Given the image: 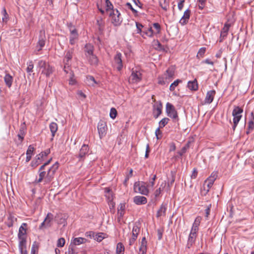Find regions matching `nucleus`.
Returning <instances> with one entry per match:
<instances>
[{
    "label": "nucleus",
    "mask_w": 254,
    "mask_h": 254,
    "mask_svg": "<svg viewBox=\"0 0 254 254\" xmlns=\"http://www.w3.org/2000/svg\"><path fill=\"white\" fill-rule=\"evenodd\" d=\"M230 24L228 23H226L224 24V26L223 28H222L221 31V34H220V38L221 40L220 42H222V40L227 37L228 34V32L229 30V28L230 27Z\"/></svg>",
    "instance_id": "6ab92c4d"
},
{
    "label": "nucleus",
    "mask_w": 254,
    "mask_h": 254,
    "mask_svg": "<svg viewBox=\"0 0 254 254\" xmlns=\"http://www.w3.org/2000/svg\"><path fill=\"white\" fill-rule=\"evenodd\" d=\"M169 121V119L167 118H164L162 119L159 122V127L161 128L163 127H165Z\"/></svg>",
    "instance_id": "a18cd8bd"
},
{
    "label": "nucleus",
    "mask_w": 254,
    "mask_h": 254,
    "mask_svg": "<svg viewBox=\"0 0 254 254\" xmlns=\"http://www.w3.org/2000/svg\"><path fill=\"white\" fill-rule=\"evenodd\" d=\"M201 220V217L200 216H197L192 224L191 231L198 232L199 229V226L200 225V222Z\"/></svg>",
    "instance_id": "393cba45"
},
{
    "label": "nucleus",
    "mask_w": 254,
    "mask_h": 254,
    "mask_svg": "<svg viewBox=\"0 0 254 254\" xmlns=\"http://www.w3.org/2000/svg\"><path fill=\"white\" fill-rule=\"evenodd\" d=\"M166 112L168 116L174 120H178L177 111L176 110L174 106L169 102H168L166 105Z\"/></svg>",
    "instance_id": "39448f33"
},
{
    "label": "nucleus",
    "mask_w": 254,
    "mask_h": 254,
    "mask_svg": "<svg viewBox=\"0 0 254 254\" xmlns=\"http://www.w3.org/2000/svg\"><path fill=\"white\" fill-rule=\"evenodd\" d=\"M211 207V204L207 206V208L205 210V217H208V215L210 214Z\"/></svg>",
    "instance_id": "0e129e2a"
},
{
    "label": "nucleus",
    "mask_w": 254,
    "mask_h": 254,
    "mask_svg": "<svg viewBox=\"0 0 254 254\" xmlns=\"http://www.w3.org/2000/svg\"><path fill=\"white\" fill-rule=\"evenodd\" d=\"M110 16L112 17V22L115 26H119L122 22V19L120 17V13L118 9L113 10L109 13Z\"/></svg>",
    "instance_id": "6e6552de"
},
{
    "label": "nucleus",
    "mask_w": 254,
    "mask_h": 254,
    "mask_svg": "<svg viewBox=\"0 0 254 254\" xmlns=\"http://www.w3.org/2000/svg\"><path fill=\"white\" fill-rule=\"evenodd\" d=\"M89 151V147L87 145L83 144L80 149L78 157L80 159L83 158L87 154Z\"/></svg>",
    "instance_id": "c85d7f7f"
},
{
    "label": "nucleus",
    "mask_w": 254,
    "mask_h": 254,
    "mask_svg": "<svg viewBox=\"0 0 254 254\" xmlns=\"http://www.w3.org/2000/svg\"><path fill=\"white\" fill-rule=\"evenodd\" d=\"M125 247L122 243H119L117 244L116 248V254H124Z\"/></svg>",
    "instance_id": "58836bf2"
},
{
    "label": "nucleus",
    "mask_w": 254,
    "mask_h": 254,
    "mask_svg": "<svg viewBox=\"0 0 254 254\" xmlns=\"http://www.w3.org/2000/svg\"><path fill=\"white\" fill-rule=\"evenodd\" d=\"M254 129V122L253 120L250 121L248 124V129L252 130Z\"/></svg>",
    "instance_id": "13d9d810"
},
{
    "label": "nucleus",
    "mask_w": 254,
    "mask_h": 254,
    "mask_svg": "<svg viewBox=\"0 0 254 254\" xmlns=\"http://www.w3.org/2000/svg\"><path fill=\"white\" fill-rule=\"evenodd\" d=\"M141 73L136 70H132L131 74L129 77L128 81L130 83H137L141 81Z\"/></svg>",
    "instance_id": "1a4fd4ad"
},
{
    "label": "nucleus",
    "mask_w": 254,
    "mask_h": 254,
    "mask_svg": "<svg viewBox=\"0 0 254 254\" xmlns=\"http://www.w3.org/2000/svg\"><path fill=\"white\" fill-rule=\"evenodd\" d=\"M41 163L40 162V161L35 158V160H33L31 162V165L33 168H35L37 167Z\"/></svg>",
    "instance_id": "864d4df0"
},
{
    "label": "nucleus",
    "mask_w": 254,
    "mask_h": 254,
    "mask_svg": "<svg viewBox=\"0 0 254 254\" xmlns=\"http://www.w3.org/2000/svg\"><path fill=\"white\" fill-rule=\"evenodd\" d=\"M24 131L22 129H20V131H19V133H18V137L19 138V139H20V140L21 141L24 138Z\"/></svg>",
    "instance_id": "bf43d9fd"
},
{
    "label": "nucleus",
    "mask_w": 254,
    "mask_h": 254,
    "mask_svg": "<svg viewBox=\"0 0 254 254\" xmlns=\"http://www.w3.org/2000/svg\"><path fill=\"white\" fill-rule=\"evenodd\" d=\"M34 149V147H32L31 145H30L28 147V149L26 152V161L27 162H29L31 160Z\"/></svg>",
    "instance_id": "e433bc0d"
},
{
    "label": "nucleus",
    "mask_w": 254,
    "mask_h": 254,
    "mask_svg": "<svg viewBox=\"0 0 254 254\" xmlns=\"http://www.w3.org/2000/svg\"><path fill=\"white\" fill-rule=\"evenodd\" d=\"M46 39L45 31L44 29H42L39 32V40L37 45V46L39 47V49L38 50L39 51L45 46Z\"/></svg>",
    "instance_id": "ddd939ff"
},
{
    "label": "nucleus",
    "mask_w": 254,
    "mask_h": 254,
    "mask_svg": "<svg viewBox=\"0 0 254 254\" xmlns=\"http://www.w3.org/2000/svg\"><path fill=\"white\" fill-rule=\"evenodd\" d=\"M190 15V11L189 9L186 10L184 15L180 20V23L182 25H184L187 23V21L189 20Z\"/></svg>",
    "instance_id": "2f4dec72"
},
{
    "label": "nucleus",
    "mask_w": 254,
    "mask_h": 254,
    "mask_svg": "<svg viewBox=\"0 0 254 254\" xmlns=\"http://www.w3.org/2000/svg\"><path fill=\"white\" fill-rule=\"evenodd\" d=\"M97 24L98 26V29L100 32H102L104 28V23L102 18H100L97 20Z\"/></svg>",
    "instance_id": "a19ab883"
},
{
    "label": "nucleus",
    "mask_w": 254,
    "mask_h": 254,
    "mask_svg": "<svg viewBox=\"0 0 254 254\" xmlns=\"http://www.w3.org/2000/svg\"><path fill=\"white\" fill-rule=\"evenodd\" d=\"M70 77L69 79V84L71 85H75L76 83V79L74 78V74L72 72L70 73Z\"/></svg>",
    "instance_id": "de8ad7c7"
},
{
    "label": "nucleus",
    "mask_w": 254,
    "mask_h": 254,
    "mask_svg": "<svg viewBox=\"0 0 254 254\" xmlns=\"http://www.w3.org/2000/svg\"><path fill=\"white\" fill-rule=\"evenodd\" d=\"M140 232V228L137 225H134L133 226L132 233L130 238L129 239V245L132 246L135 242L138 235Z\"/></svg>",
    "instance_id": "9b49d317"
},
{
    "label": "nucleus",
    "mask_w": 254,
    "mask_h": 254,
    "mask_svg": "<svg viewBox=\"0 0 254 254\" xmlns=\"http://www.w3.org/2000/svg\"><path fill=\"white\" fill-rule=\"evenodd\" d=\"M49 127L52 133L53 138L55 136V133L58 130V125L55 122H52L50 124Z\"/></svg>",
    "instance_id": "c9c22d12"
},
{
    "label": "nucleus",
    "mask_w": 254,
    "mask_h": 254,
    "mask_svg": "<svg viewBox=\"0 0 254 254\" xmlns=\"http://www.w3.org/2000/svg\"><path fill=\"white\" fill-rule=\"evenodd\" d=\"M4 81L6 85L10 88L13 82V77L9 73H6L4 76Z\"/></svg>",
    "instance_id": "7c9ffc66"
},
{
    "label": "nucleus",
    "mask_w": 254,
    "mask_h": 254,
    "mask_svg": "<svg viewBox=\"0 0 254 254\" xmlns=\"http://www.w3.org/2000/svg\"><path fill=\"white\" fill-rule=\"evenodd\" d=\"M50 150L49 149H48L45 150L44 151L41 152L40 153L37 155L35 158L37 160L40 161V162L42 163V162L47 156V155L50 154Z\"/></svg>",
    "instance_id": "bb28decb"
},
{
    "label": "nucleus",
    "mask_w": 254,
    "mask_h": 254,
    "mask_svg": "<svg viewBox=\"0 0 254 254\" xmlns=\"http://www.w3.org/2000/svg\"><path fill=\"white\" fill-rule=\"evenodd\" d=\"M133 202L137 205L144 204L147 203V198L143 196H135L133 198Z\"/></svg>",
    "instance_id": "aec40b11"
},
{
    "label": "nucleus",
    "mask_w": 254,
    "mask_h": 254,
    "mask_svg": "<svg viewBox=\"0 0 254 254\" xmlns=\"http://www.w3.org/2000/svg\"><path fill=\"white\" fill-rule=\"evenodd\" d=\"M2 14L3 17L2 18V20L3 22H6L8 18V16L5 9H3L2 10Z\"/></svg>",
    "instance_id": "6e6d98bb"
},
{
    "label": "nucleus",
    "mask_w": 254,
    "mask_h": 254,
    "mask_svg": "<svg viewBox=\"0 0 254 254\" xmlns=\"http://www.w3.org/2000/svg\"><path fill=\"white\" fill-rule=\"evenodd\" d=\"M153 27L156 29L157 33H159L161 30V27L158 23H154L153 24Z\"/></svg>",
    "instance_id": "052dcab7"
},
{
    "label": "nucleus",
    "mask_w": 254,
    "mask_h": 254,
    "mask_svg": "<svg viewBox=\"0 0 254 254\" xmlns=\"http://www.w3.org/2000/svg\"><path fill=\"white\" fill-rule=\"evenodd\" d=\"M54 219V215L50 212H49L45 218L43 222L39 226V229L43 230L45 228H49L52 225V221Z\"/></svg>",
    "instance_id": "423d86ee"
},
{
    "label": "nucleus",
    "mask_w": 254,
    "mask_h": 254,
    "mask_svg": "<svg viewBox=\"0 0 254 254\" xmlns=\"http://www.w3.org/2000/svg\"><path fill=\"white\" fill-rule=\"evenodd\" d=\"M206 51V48L205 47H202L201 48L198 53H197V57L198 58H202L203 57L204 55V53Z\"/></svg>",
    "instance_id": "49530a36"
},
{
    "label": "nucleus",
    "mask_w": 254,
    "mask_h": 254,
    "mask_svg": "<svg viewBox=\"0 0 254 254\" xmlns=\"http://www.w3.org/2000/svg\"><path fill=\"white\" fill-rule=\"evenodd\" d=\"M206 0H198L199 3L198 7L200 9H202L204 7V4Z\"/></svg>",
    "instance_id": "4d7b16f0"
},
{
    "label": "nucleus",
    "mask_w": 254,
    "mask_h": 254,
    "mask_svg": "<svg viewBox=\"0 0 254 254\" xmlns=\"http://www.w3.org/2000/svg\"><path fill=\"white\" fill-rule=\"evenodd\" d=\"M162 105L161 104L156 105L154 107L153 116L155 118H157L162 113Z\"/></svg>",
    "instance_id": "5701e85b"
},
{
    "label": "nucleus",
    "mask_w": 254,
    "mask_h": 254,
    "mask_svg": "<svg viewBox=\"0 0 254 254\" xmlns=\"http://www.w3.org/2000/svg\"><path fill=\"white\" fill-rule=\"evenodd\" d=\"M36 243L35 242L34 244H33L31 251V254H35L36 250L38 249V247L37 246L35 245Z\"/></svg>",
    "instance_id": "e2e57ef3"
},
{
    "label": "nucleus",
    "mask_w": 254,
    "mask_h": 254,
    "mask_svg": "<svg viewBox=\"0 0 254 254\" xmlns=\"http://www.w3.org/2000/svg\"><path fill=\"white\" fill-rule=\"evenodd\" d=\"M171 79L168 78L166 75L164 74L161 76H159L158 78V83L161 85H165L166 84H168Z\"/></svg>",
    "instance_id": "b1692460"
},
{
    "label": "nucleus",
    "mask_w": 254,
    "mask_h": 254,
    "mask_svg": "<svg viewBox=\"0 0 254 254\" xmlns=\"http://www.w3.org/2000/svg\"><path fill=\"white\" fill-rule=\"evenodd\" d=\"M93 46L92 45L90 44H86L84 50L86 57L93 54Z\"/></svg>",
    "instance_id": "f704fd0d"
},
{
    "label": "nucleus",
    "mask_w": 254,
    "mask_h": 254,
    "mask_svg": "<svg viewBox=\"0 0 254 254\" xmlns=\"http://www.w3.org/2000/svg\"><path fill=\"white\" fill-rule=\"evenodd\" d=\"M117 114V110L114 108H112L110 110V116L111 118L114 119L116 118Z\"/></svg>",
    "instance_id": "3c124183"
},
{
    "label": "nucleus",
    "mask_w": 254,
    "mask_h": 254,
    "mask_svg": "<svg viewBox=\"0 0 254 254\" xmlns=\"http://www.w3.org/2000/svg\"><path fill=\"white\" fill-rule=\"evenodd\" d=\"M74 49L71 48L66 52L65 55L64 59V70L66 73L68 72V69L72 58Z\"/></svg>",
    "instance_id": "7ed1b4c3"
},
{
    "label": "nucleus",
    "mask_w": 254,
    "mask_h": 254,
    "mask_svg": "<svg viewBox=\"0 0 254 254\" xmlns=\"http://www.w3.org/2000/svg\"><path fill=\"white\" fill-rule=\"evenodd\" d=\"M125 214V211H118V221L120 222Z\"/></svg>",
    "instance_id": "5fc2aeb1"
},
{
    "label": "nucleus",
    "mask_w": 254,
    "mask_h": 254,
    "mask_svg": "<svg viewBox=\"0 0 254 254\" xmlns=\"http://www.w3.org/2000/svg\"><path fill=\"white\" fill-rule=\"evenodd\" d=\"M114 7L111 2L109 0H105V9L106 11L113 12L115 9H113Z\"/></svg>",
    "instance_id": "4c0bfd02"
},
{
    "label": "nucleus",
    "mask_w": 254,
    "mask_h": 254,
    "mask_svg": "<svg viewBox=\"0 0 254 254\" xmlns=\"http://www.w3.org/2000/svg\"><path fill=\"white\" fill-rule=\"evenodd\" d=\"M69 43L71 45H74L78 39V34L77 30L74 27L69 28Z\"/></svg>",
    "instance_id": "f8f14e48"
},
{
    "label": "nucleus",
    "mask_w": 254,
    "mask_h": 254,
    "mask_svg": "<svg viewBox=\"0 0 254 254\" xmlns=\"http://www.w3.org/2000/svg\"><path fill=\"white\" fill-rule=\"evenodd\" d=\"M86 83L89 86H94L95 84H97V82L94 77L91 75H88L86 76Z\"/></svg>",
    "instance_id": "72a5a7b5"
},
{
    "label": "nucleus",
    "mask_w": 254,
    "mask_h": 254,
    "mask_svg": "<svg viewBox=\"0 0 254 254\" xmlns=\"http://www.w3.org/2000/svg\"><path fill=\"white\" fill-rule=\"evenodd\" d=\"M114 62L118 70H121L123 67V63L122 60V54L120 53H117V54L114 57Z\"/></svg>",
    "instance_id": "f3484780"
},
{
    "label": "nucleus",
    "mask_w": 254,
    "mask_h": 254,
    "mask_svg": "<svg viewBox=\"0 0 254 254\" xmlns=\"http://www.w3.org/2000/svg\"><path fill=\"white\" fill-rule=\"evenodd\" d=\"M156 179V175H154L153 178H152L151 181H150L149 185H148V187H151L152 188L155 184V180Z\"/></svg>",
    "instance_id": "338daca9"
},
{
    "label": "nucleus",
    "mask_w": 254,
    "mask_h": 254,
    "mask_svg": "<svg viewBox=\"0 0 254 254\" xmlns=\"http://www.w3.org/2000/svg\"><path fill=\"white\" fill-rule=\"evenodd\" d=\"M164 74L171 79L174 75V70L173 68H169Z\"/></svg>",
    "instance_id": "37998d69"
},
{
    "label": "nucleus",
    "mask_w": 254,
    "mask_h": 254,
    "mask_svg": "<svg viewBox=\"0 0 254 254\" xmlns=\"http://www.w3.org/2000/svg\"><path fill=\"white\" fill-rule=\"evenodd\" d=\"M27 226V224L25 223H23L21 224L19 229L18 238L26 237V234Z\"/></svg>",
    "instance_id": "4be33fe9"
},
{
    "label": "nucleus",
    "mask_w": 254,
    "mask_h": 254,
    "mask_svg": "<svg viewBox=\"0 0 254 254\" xmlns=\"http://www.w3.org/2000/svg\"><path fill=\"white\" fill-rule=\"evenodd\" d=\"M215 94L216 91L214 90L208 91L206 93L204 101V104H209L211 103L214 99Z\"/></svg>",
    "instance_id": "dca6fc26"
},
{
    "label": "nucleus",
    "mask_w": 254,
    "mask_h": 254,
    "mask_svg": "<svg viewBox=\"0 0 254 254\" xmlns=\"http://www.w3.org/2000/svg\"><path fill=\"white\" fill-rule=\"evenodd\" d=\"M185 2V0H181L179 1L178 4V8L179 10H181L184 6V3Z\"/></svg>",
    "instance_id": "774afa93"
},
{
    "label": "nucleus",
    "mask_w": 254,
    "mask_h": 254,
    "mask_svg": "<svg viewBox=\"0 0 254 254\" xmlns=\"http://www.w3.org/2000/svg\"><path fill=\"white\" fill-rule=\"evenodd\" d=\"M218 176V172L216 171L213 172L211 175L209 176L210 178L212 179L213 180H215Z\"/></svg>",
    "instance_id": "680f3d73"
},
{
    "label": "nucleus",
    "mask_w": 254,
    "mask_h": 254,
    "mask_svg": "<svg viewBox=\"0 0 254 254\" xmlns=\"http://www.w3.org/2000/svg\"><path fill=\"white\" fill-rule=\"evenodd\" d=\"M154 46L155 48L158 50H163L164 48L161 44L158 41H154Z\"/></svg>",
    "instance_id": "09e8293b"
},
{
    "label": "nucleus",
    "mask_w": 254,
    "mask_h": 254,
    "mask_svg": "<svg viewBox=\"0 0 254 254\" xmlns=\"http://www.w3.org/2000/svg\"><path fill=\"white\" fill-rule=\"evenodd\" d=\"M147 242L145 237L142 238L141 241L140 243V247L138 254H146L147 252Z\"/></svg>",
    "instance_id": "a211bd4d"
},
{
    "label": "nucleus",
    "mask_w": 254,
    "mask_h": 254,
    "mask_svg": "<svg viewBox=\"0 0 254 254\" xmlns=\"http://www.w3.org/2000/svg\"><path fill=\"white\" fill-rule=\"evenodd\" d=\"M19 240V250L21 254H27L26 251V237L18 238Z\"/></svg>",
    "instance_id": "4468645a"
},
{
    "label": "nucleus",
    "mask_w": 254,
    "mask_h": 254,
    "mask_svg": "<svg viewBox=\"0 0 254 254\" xmlns=\"http://www.w3.org/2000/svg\"><path fill=\"white\" fill-rule=\"evenodd\" d=\"M59 166V163L56 162L47 171H46L44 165H42L38 171L39 177L37 180V182L39 183L44 181V184L50 183L53 180L55 173L58 170Z\"/></svg>",
    "instance_id": "f257e3e1"
},
{
    "label": "nucleus",
    "mask_w": 254,
    "mask_h": 254,
    "mask_svg": "<svg viewBox=\"0 0 254 254\" xmlns=\"http://www.w3.org/2000/svg\"><path fill=\"white\" fill-rule=\"evenodd\" d=\"M208 192V190H205V186H203V188L201 190V194L203 195H206Z\"/></svg>",
    "instance_id": "69168bd1"
},
{
    "label": "nucleus",
    "mask_w": 254,
    "mask_h": 254,
    "mask_svg": "<svg viewBox=\"0 0 254 254\" xmlns=\"http://www.w3.org/2000/svg\"><path fill=\"white\" fill-rule=\"evenodd\" d=\"M188 87L190 90L196 91L198 89V84L197 80L194 79L193 81H190L188 83Z\"/></svg>",
    "instance_id": "473e14b6"
},
{
    "label": "nucleus",
    "mask_w": 254,
    "mask_h": 254,
    "mask_svg": "<svg viewBox=\"0 0 254 254\" xmlns=\"http://www.w3.org/2000/svg\"><path fill=\"white\" fill-rule=\"evenodd\" d=\"M27 67L26 68V71L27 72L30 73L33 71L34 65L32 61H30L27 63Z\"/></svg>",
    "instance_id": "8fccbe9b"
},
{
    "label": "nucleus",
    "mask_w": 254,
    "mask_h": 254,
    "mask_svg": "<svg viewBox=\"0 0 254 254\" xmlns=\"http://www.w3.org/2000/svg\"><path fill=\"white\" fill-rule=\"evenodd\" d=\"M37 68L41 70L42 74H45L46 76H49L53 72V68L46 61L40 60L38 62Z\"/></svg>",
    "instance_id": "f03ea898"
},
{
    "label": "nucleus",
    "mask_w": 254,
    "mask_h": 254,
    "mask_svg": "<svg viewBox=\"0 0 254 254\" xmlns=\"http://www.w3.org/2000/svg\"><path fill=\"white\" fill-rule=\"evenodd\" d=\"M167 210V204H162L159 210L157 211L156 216L160 217L161 216H165L166 215V212Z\"/></svg>",
    "instance_id": "a878e982"
},
{
    "label": "nucleus",
    "mask_w": 254,
    "mask_h": 254,
    "mask_svg": "<svg viewBox=\"0 0 254 254\" xmlns=\"http://www.w3.org/2000/svg\"><path fill=\"white\" fill-rule=\"evenodd\" d=\"M88 62L91 65H96L98 63V59L96 55L93 54L86 57Z\"/></svg>",
    "instance_id": "c756f323"
},
{
    "label": "nucleus",
    "mask_w": 254,
    "mask_h": 254,
    "mask_svg": "<svg viewBox=\"0 0 254 254\" xmlns=\"http://www.w3.org/2000/svg\"><path fill=\"white\" fill-rule=\"evenodd\" d=\"M197 232L192 231L190 230L187 244V247L188 249L190 248L194 244L197 237Z\"/></svg>",
    "instance_id": "2eb2a0df"
},
{
    "label": "nucleus",
    "mask_w": 254,
    "mask_h": 254,
    "mask_svg": "<svg viewBox=\"0 0 254 254\" xmlns=\"http://www.w3.org/2000/svg\"><path fill=\"white\" fill-rule=\"evenodd\" d=\"M243 110L238 106H235L232 112V116H233V123H239L242 118V113Z\"/></svg>",
    "instance_id": "9d476101"
},
{
    "label": "nucleus",
    "mask_w": 254,
    "mask_h": 254,
    "mask_svg": "<svg viewBox=\"0 0 254 254\" xmlns=\"http://www.w3.org/2000/svg\"><path fill=\"white\" fill-rule=\"evenodd\" d=\"M65 244V240L63 238H61L57 241V246L58 247H63Z\"/></svg>",
    "instance_id": "603ef678"
},
{
    "label": "nucleus",
    "mask_w": 254,
    "mask_h": 254,
    "mask_svg": "<svg viewBox=\"0 0 254 254\" xmlns=\"http://www.w3.org/2000/svg\"><path fill=\"white\" fill-rule=\"evenodd\" d=\"M88 233L90 237H93L94 239L98 242H101L104 238V234L103 233H99L95 234L94 233L92 232H87L86 234Z\"/></svg>",
    "instance_id": "412c9836"
},
{
    "label": "nucleus",
    "mask_w": 254,
    "mask_h": 254,
    "mask_svg": "<svg viewBox=\"0 0 254 254\" xmlns=\"http://www.w3.org/2000/svg\"><path fill=\"white\" fill-rule=\"evenodd\" d=\"M135 25H136V30H137L136 33L137 34H140V35H141L142 34L143 29L145 27H144L143 25L142 24H141L138 22H135Z\"/></svg>",
    "instance_id": "79ce46f5"
},
{
    "label": "nucleus",
    "mask_w": 254,
    "mask_h": 254,
    "mask_svg": "<svg viewBox=\"0 0 254 254\" xmlns=\"http://www.w3.org/2000/svg\"><path fill=\"white\" fill-rule=\"evenodd\" d=\"M181 82L182 80L180 79H177L174 81L170 86V90L171 91H174L175 89V88L178 85V84Z\"/></svg>",
    "instance_id": "c03bdc74"
},
{
    "label": "nucleus",
    "mask_w": 254,
    "mask_h": 254,
    "mask_svg": "<svg viewBox=\"0 0 254 254\" xmlns=\"http://www.w3.org/2000/svg\"><path fill=\"white\" fill-rule=\"evenodd\" d=\"M134 189L135 191L142 194L147 195L149 193V190L146 184L144 182H136L134 184Z\"/></svg>",
    "instance_id": "20e7f679"
},
{
    "label": "nucleus",
    "mask_w": 254,
    "mask_h": 254,
    "mask_svg": "<svg viewBox=\"0 0 254 254\" xmlns=\"http://www.w3.org/2000/svg\"><path fill=\"white\" fill-rule=\"evenodd\" d=\"M153 31L151 27H150L148 28L145 27L143 29L142 33L141 36L144 38H145V36H146L149 37H151L153 36Z\"/></svg>",
    "instance_id": "cd10ccee"
},
{
    "label": "nucleus",
    "mask_w": 254,
    "mask_h": 254,
    "mask_svg": "<svg viewBox=\"0 0 254 254\" xmlns=\"http://www.w3.org/2000/svg\"><path fill=\"white\" fill-rule=\"evenodd\" d=\"M86 241V239L83 238L79 237V238H76L74 239V240L73 241V243L75 245H79L81 244H83V243H85Z\"/></svg>",
    "instance_id": "ea45409f"
},
{
    "label": "nucleus",
    "mask_w": 254,
    "mask_h": 254,
    "mask_svg": "<svg viewBox=\"0 0 254 254\" xmlns=\"http://www.w3.org/2000/svg\"><path fill=\"white\" fill-rule=\"evenodd\" d=\"M97 128L100 138L101 139L105 136L108 129L106 122L100 120L98 124Z\"/></svg>",
    "instance_id": "0eeeda50"
}]
</instances>
